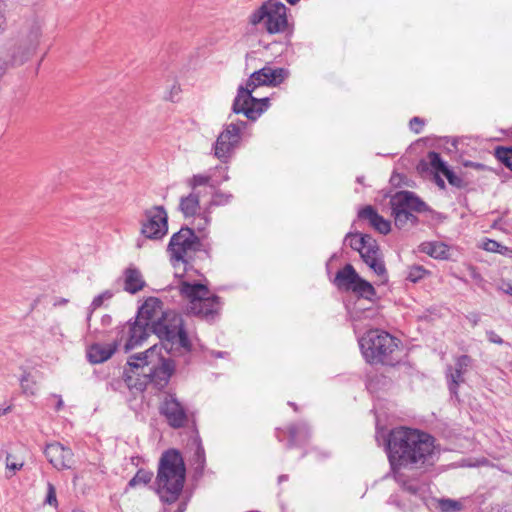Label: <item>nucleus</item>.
Returning <instances> with one entry per match:
<instances>
[{"label": "nucleus", "instance_id": "nucleus-1", "mask_svg": "<svg viewBox=\"0 0 512 512\" xmlns=\"http://www.w3.org/2000/svg\"><path fill=\"white\" fill-rule=\"evenodd\" d=\"M152 333L163 342L161 346L154 344L146 351L130 356L123 378L130 389L144 391L148 384L156 388H164L175 370V363L162 354L164 348L167 352L174 347L191 350V342L184 329L181 315L167 311L162 319L154 323Z\"/></svg>", "mask_w": 512, "mask_h": 512}, {"label": "nucleus", "instance_id": "nucleus-2", "mask_svg": "<svg viewBox=\"0 0 512 512\" xmlns=\"http://www.w3.org/2000/svg\"><path fill=\"white\" fill-rule=\"evenodd\" d=\"M386 452L395 481L412 495L425 490V483L417 477H410L405 470L420 471L432 467L439 458L435 439L426 432L407 427L390 431Z\"/></svg>", "mask_w": 512, "mask_h": 512}, {"label": "nucleus", "instance_id": "nucleus-3", "mask_svg": "<svg viewBox=\"0 0 512 512\" xmlns=\"http://www.w3.org/2000/svg\"><path fill=\"white\" fill-rule=\"evenodd\" d=\"M185 465L181 454L170 449L165 451L159 461L157 473V493L168 504L178 500L185 482Z\"/></svg>", "mask_w": 512, "mask_h": 512}, {"label": "nucleus", "instance_id": "nucleus-4", "mask_svg": "<svg viewBox=\"0 0 512 512\" xmlns=\"http://www.w3.org/2000/svg\"><path fill=\"white\" fill-rule=\"evenodd\" d=\"M361 353L369 364L393 363L391 355L398 347L397 339L388 332L374 329L359 339Z\"/></svg>", "mask_w": 512, "mask_h": 512}, {"label": "nucleus", "instance_id": "nucleus-5", "mask_svg": "<svg viewBox=\"0 0 512 512\" xmlns=\"http://www.w3.org/2000/svg\"><path fill=\"white\" fill-rule=\"evenodd\" d=\"M181 294L189 300V311L208 322H212L221 309L220 298L211 295L207 286L183 281Z\"/></svg>", "mask_w": 512, "mask_h": 512}, {"label": "nucleus", "instance_id": "nucleus-6", "mask_svg": "<svg viewBox=\"0 0 512 512\" xmlns=\"http://www.w3.org/2000/svg\"><path fill=\"white\" fill-rule=\"evenodd\" d=\"M389 203L395 226L399 229L406 228L408 225L416 226L419 219L414 213L429 210L427 204L411 191L396 192L391 196Z\"/></svg>", "mask_w": 512, "mask_h": 512}, {"label": "nucleus", "instance_id": "nucleus-7", "mask_svg": "<svg viewBox=\"0 0 512 512\" xmlns=\"http://www.w3.org/2000/svg\"><path fill=\"white\" fill-rule=\"evenodd\" d=\"M201 248V241L196 236L193 229L182 227L178 232L174 233L167 246V252L170 255V261L175 269L183 266V272L186 271L187 265L193 258V254Z\"/></svg>", "mask_w": 512, "mask_h": 512}, {"label": "nucleus", "instance_id": "nucleus-8", "mask_svg": "<svg viewBox=\"0 0 512 512\" xmlns=\"http://www.w3.org/2000/svg\"><path fill=\"white\" fill-rule=\"evenodd\" d=\"M287 8L277 0H268L249 16L251 25L263 24L269 34L283 32L287 27Z\"/></svg>", "mask_w": 512, "mask_h": 512}, {"label": "nucleus", "instance_id": "nucleus-9", "mask_svg": "<svg viewBox=\"0 0 512 512\" xmlns=\"http://www.w3.org/2000/svg\"><path fill=\"white\" fill-rule=\"evenodd\" d=\"M246 127L247 122L242 120L225 124L212 145L213 156L223 164L229 163L241 143L242 133Z\"/></svg>", "mask_w": 512, "mask_h": 512}, {"label": "nucleus", "instance_id": "nucleus-10", "mask_svg": "<svg viewBox=\"0 0 512 512\" xmlns=\"http://www.w3.org/2000/svg\"><path fill=\"white\" fill-rule=\"evenodd\" d=\"M43 23L39 19L31 20L18 44L12 52V61L14 65H21L32 57L35 53L42 36Z\"/></svg>", "mask_w": 512, "mask_h": 512}, {"label": "nucleus", "instance_id": "nucleus-11", "mask_svg": "<svg viewBox=\"0 0 512 512\" xmlns=\"http://www.w3.org/2000/svg\"><path fill=\"white\" fill-rule=\"evenodd\" d=\"M334 282L339 289L351 291L358 297L372 300L376 296L373 285L362 279L351 264L336 273Z\"/></svg>", "mask_w": 512, "mask_h": 512}, {"label": "nucleus", "instance_id": "nucleus-12", "mask_svg": "<svg viewBox=\"0 0 512 512\" xmlns=\"http://www.w3.org/2000/svg\"><path fill=\"white\" fill-rule=\"evenodd\" d=\"M140 233L149 240H161L168 233V214L163 206L157 205L143 212Z\"/></svg>", "mask_w": 512, "mask_h": 512}, {"label": "nucleus", "instance_id": "nucleus-13", "mask_svg": "<svg viewBox=\"0 0 512 512\" xmlns=\"http://www.w3.org/2000/svg\"><path fill=\"white\" fill-rule=\"evenodd\" d=\"M252 93L251 89H244V86L240 85L232 104V112L235 114L242 113L249 120L255 121L269 108L270 99L268 97L259 99L254 97Z\"/></svg>", "mask_w": 512, "mask_h": 512}, {"label": "nucleus", "instance_id": "nucleus-14", "mask_svg": "<svg viewBox=\"0 0 512 512\" xmlns=\"http://www.w3.org/2000/svg\"><path fill=\"white\" fill-rule=\"evenodd\" d=\"M289 76V71L285 68H273L265 66L258 71L253 72L244 89L254 91L259 86H277L281 84Z\"/></svg>", "mask_w": 512, "mask_h": 512}, {"label": "nucleus", "instance_id": "nucleus-15", "mask_svg": "<svg viewBox=\"0 0 512 512\" xmlns=\"http://www.w3.org/2000/svg\"><path fill=\"white\" fill-rule=\"evenodd\" d=\"M160 413L172 428L178 429L186 425L188 415L186 408L174 394H167L160 406Z\"/></svg>", "mask_w": 512, "mask_h": 512}, {"label": "nucleus", "instance_id": "nucleus-16", "mask_svg": "<svg viewBox=\"0 0 512 512\" xmlns=\"http://www.w3.org/2000/svg\"><path fill=\"white\" fill-rule=\"evenodd\" d=\"M44 454L49 463L57 470L71 469L74 464V454L69 447L59 442L47 444Z\"/></svg>", "mask_w": 512, "mask_h": 512}, {"label": "nucleus", "instance_id": "nucleus-17", "mask_svg": "<svg viewBox=\"0 0 512 512\" xmlns=\"http://www.w3.org/2000/svg\"><path fill=\"white\" fill-rule=\"evenodd\" d=\"M123 332L127 334L125 350L129 351L139 346L152 333L151 325L147 321L136 316L133 322L129 321L124 326Z\"/></svg>", "mask_w": 512, "mask_h": 512}, {"label": "nucleus", "instance_id": "nucleus-18", "mask_svg": "<svg viewBox=\"0 0 512 512\" xmlns=\"http://www.w3.org/2000/svg\"><path fill=\"white\" fill-rule=\"evenodd\" d=\"M471 364V358L467 355H461L455 361L454 366H448L446 371V378L450 393L457 397L458 387L464 383V375L467 373Z\"/></svg>", "mask_w": 512, "mask_h": 512}, {"label": "nucleus", "instance_id": "nucleus-19", "mask_svg": "<svg viewBox=\"0 0 512 512\" xmlns=\"http://www.w3.org/2000/svg\"><path fill=\"white\" fill-rule=\"evenodd\" d=\"M166 314L167 311L163 310L162 302L156 297H149L139 308L137 317L147 321L153 329L154 323L158 322Z\"/></svg>", "mask_w": 512, "mask_h": 512}, {"label": "nucleus", "instance_id": "nucleus-20", "mask_svg": "<svg viewBox=\"0 0 512 512\" xmlns=\"http://www.w3.org/2000/svg\"><path fill=\"white\" fill-rule=\"evenodd\" d=\"M359 218L368 220L369 224L379 233L388 234L391 231V223L382 217L372 206H366L358 213Z\"/></svg>", "mask_w": 512, "mask_h": 512}, {"label": "nucleus", "instance_id": "nucleus-21", "mask_svg": "<svg viewBox=\"0 0 512 512\" xmlns=\"http://www.w3.org/2000/svg\"><path fill=\"white\" fill-rule=\"evenodd\" d=\"M123 279V289L124 291L130 294H136L137 292L141 291L146 285V282L140 270L133 266H130L124 270Z\"/></svg>", "mask_w": 512, "mask_h": 512}, {"label": "nucleus", "instance_id": "nucleus-22", "mask_svg": "<svg viewBox=\"0 0 512 512\" xmlns=\"http://www.w3.org/2000/svg\"><path fill=\"white\" fill-rule=\"evenodd\" d=\"M116 351L115 344H93L87 350V358L92 364L107 361Z\"/></svg>", "mask_w": 512, "mask_h": 512}, {"label": "nucleus", "instance_id": "nucleus-23", "mask_svg": "<svg viewBox=\"0 0 512 512\" xmlns=\"http://www.w3.org/2000/svg\"><path fill=\"white\" fill-rule=\"evenodd\" d=\"M420 251L435 258L445 260L449 258V247L438 241L423 242L419 246Z\"/></svg>", "mask_w": 512, "mask_h": 512}, {"label": "nucleus", "instance_id": "nucleus-24", "mask_svg": "<svg viewBox=\"0 0 512 512\" xmlns=\"http://www.w3.org/2000/svg\"><path fill=\"white\" fill-rule=\"evenodd\" d=\"M310 437L309 427L306 423L301 422L289 427V443L288 447H294L304 444Z\"/></svg>", "mask_w": 512, "mask_h": 512}, {"label": "nucleus", "instance_id": "nucleus-25", "mask_svg": "<svg viewBox=\"0 0 512 512\" xmlns=\"http://www.w3.org/2000/svg\"><path fill=\"white\" fill-rule=\"evenodd\" d=\"M179 209L185 218L195 216L200 209L199 193L192 191L189 195L181 197Z\"/></svg>", "mask_w": 512, "mask_h": 512}, {"label": "nucleus", "instance_id": "nucleus-26", "mask_svg": "<svg viewBox=\"0 0 512 512\" xmlns=\"http://www.w3.org/2000/svg\"><path fill=\"white\" fill-rule=\"evenodd\" d=\"M373 238L368 234H353L348 233L345 237V241L349 242V246L358 251L359 253L368 245Z\"/></svg>", "mask_w": 512, "mask_h": 512}, {"label": "nucleus", "instance_id": "nucleus-27", "mask_svg": "<svg viewBox=\"0 0 512 512\" xmlns=\"http://www.w3.org/2000/svg\"><path fill=\"white\" fill-rule=\"evenodd\" d=\"M361 258L368 265L377 258L381 257L379 246L375 239H372L368 245L360 252Z\"/></svg>", "mask_w": 512, "mask_h": 512}, {"label": "nucleus", "instance_id": "nucleus-28", "mask_svg": "<svg viewBox=\"0 0 512 512\" xmlns=\"http://www.w3.org/2000/svg\"><path fill=\"white\" fill-rule=\"evenodd\" d=\"M20 386L22 392L26 395H35L37 391L36 381L32 377V375L28 372H24V374L20 378Z\"/></svg>", "mask_w": 512, "mask_h": 512}, {"label": "nucleus", "instance_id": "nucleus-29", "mask_svg": "<svg viewBox=\"0 0 512 512\" xmlns=\"http://www.w3.org/2000/svg\"><path fill=\"white\" fill-rule=\"evenodd\" d=\"M195 452L193 455V462L196 465V470H203L206 462L205 450L200 439L194 441Z\"/></svg>", "mask_w": 512, "mask_h": 512}, {"label": "nucleus", "instance_id": "nucleus-30", "mask_svg": "<svg viewBox=\"0 0 512 512\" xmlns=\"http://www.w3.org/2000/svg\"><path fill=\"white\" fill-rule=\"evenodd\" d=\"M153 477V473L151 471H147L144 469H139L134 477L129 481V487H136L139 485H147Z\"/></svg>", "mask_w": 512, "mask_h": 512}, {"label": "nucleus", "instance_id": "nucleus-31", "mask_svg": "<svg viewBox=\"0 0 512 512\" xmlns=\"http://www.w3.org/2000/svg\"><path fill=\"white\" fill-rule=\"evenodd\" d=\"M428 160H429V163H430V166L432 167V169L435 170L436 173H442L447 169L449 168L446 164V162L441 158L440 154L435 152V151H431L428 153Z\"/></svg>", "mask_w": 512, "mask_h": 512}, {"label": "nucleus", "instance_id": "nucleus-32", "mask_svg": "<svg viewBox=\"0 0 512 512\" xmlns=\"http://www.w3.org/2000/svg\"><path fill=\"white\" fill-rule=\"evenodd\" d=\"M112 296H113V293L111 291H109V290H106L103 293H101V294L97 295L96 297H94V299L92 300V302L90 304L89 312H88V315H87V321L88 322L91 319V315H92L93 311L98 309L99 307H101V305L103 304L104 300H108V299L112 298Z\"/></svg>", "mask_w": 512, "mask_h": 512}, {"label": "nucleus", "instance_id": "nucleus-33", "mask_svg": "<svg viewBox=\"0 0 512 512\" xmlns=\"http://www.w3.org/2000/svg\"><path fill=\"white\" fill-rule=\"evenodd\" d=\"M438 508L442 512H458L461 510L462 504L453 499H440L438 500Z\"/></svg>", "mask_w": 512, "mask_h": 512}, {"label": "nucleus", "instance_id": "nucleus-34", "mask_svg": "<svg viewBox=\"0 0 512 512\" xmlns=\"http://www.w3.org/2000/svg\"><path fill=\"white\" fill-rule=\"evenodd\" d=\"M496 157L512 171V148L498 147Z\"/></svg>", "mask_w": 512, "mask_h": 512}, {"label": "nucleus", "instance_id": "nucleus-35", "mask_svg": "<svg viewBox=\"0 0 512 512\" xmlns=\"http://www.w3.org/2000/svg\"><path fill=\"white\" fill-rule=\"evenodd\" d=\"M426 274L427 270L423 266L414 265L408 268L406 279L413 283H416L419 280L423 279Z\"/></svg>", "mask_w": 512, "mask_h": 512}, {"label": "nucleus", "instance_id": "nucleus-36", "mask_svg": "<svg viewBox=\"0 0 512 512\" xmlns=\"http://www.w3.org/2000/svg\"><path fill=\"white\" fill-rule=\"evenodd\" d=\"M368 266L374 271V273L381 278L382 282L387 281V270L385 267V263L383 259L377 258L372 263L368 264Z\"/></svg>", "mask_w": 512, "mask_h": 512}, {"label": "nucleus", "instance_id": "nucleus-37", "mask_svg": "<svg viewBox=\"0 0 512 512\" xmlns=\"http://www.w3.org/2000/svg\"><path fill=\"white\" fill-rule=\"evenodd\" d=\"M210 182V175L197 174L188 180V185L191 187L192 191L196 192L197 187L210 185Z\"/></svg>", "mask_w": 512, "mask_h": 512}, {"label": "nucleus", "instance_id": "nucleus-38", "mask_svg": "<svg viewBox=\"0 0 512 512\" xmlns=\"http://www.w3.org/2000/svg\"><path fill=\"white\" fill-rule=\"evenodd\" d=\"M482 247H483L484 250H486L488 252H497V253H500V254H503L504 250H507V247L503 246L499 242H497L495 240H492V239H487L483 243Z\"/></svg>", "mask_w": 512, "mask_h": 512}, {"label": "nucleus", "instance_id": "nucleus-39", "mask_svg": "<svg viewBox=\"0 0 512 512\" xmlns=\"http://www.w3.org/2000/svg\"><path fill=\"white\" fill-rule=\"evenodd\" d=\"M443 175L446 177L450 185L457 188H461L463 186L462 178L456 175L450 168H447L443 172Z\"/></svg>", "mask_w": 512, "mask_h": 512}, {"label": "nucleus", "instance_id": "nucleus-40", "mask_svg": "<svg viewBox=\"0 0 512 512\" xmlns=\"http://www.w3.org/2000/svg\"><path fill=\"white\" fill-rule=\"evenodd\" d=\"M232 198L231 194L216 192L211 200L212 205H224L227 204Z\"/></svg>", "mask_w": 512, "mask_h": 512}, {"label": "nucleus", "instance_id": "nucleus-41", "mask_svg": "<svg viewBox=\"0 0 512 512\" xmlns=\"http://www.w3.org/2000/svg\"><path fill=\"white\" fill-rule=\"evenodd\" d=\"M46 502L49 505H56L57 504L56 490H55V487L53 486V484H51V483H48V486H47Z\"/></svg>", "mask_w": 512, "mask_h": 512}, {"label": "nucleus", "instance_id": "nucleus-42", "mask_svg": "<svg viewBox=\"0 0 512 512\" xmlns=\"http://www.w3.org/2000/svg\"><path fill=\"white\" fill-rule=\"evenodd\" d=\"M423 125L424 121L419 117H413L409 123L410 129L417 134L421 132Z\"/></svg>", "mask_w": 512, "mask_h": 512}, {"label": "nucleus", "instance_id": "nucleus-43", "mask_svg": "<svg viewBox=\"0 0 512 512\" xmlns=\"http://www.w3.org/2000/svg\"><path fill=\"white\" fill-rule=\"evenodd\" d=\"M198 222L196 224V228L198 231H202L209 224L210 219L206 213L199 214L196 219Z\"/></svg>", "mask_w": 512, "mask_h": 512}, {"label": "nucleus", "instance_id": "nucleus-44", "mask_svg": "<svg viewBox=\"0 0 512 512\" xmlns=\"http://www.w3.org/2000/svg\"><path fill=\"white\" fill-rule=\"evenodd\" d=\"M486 335H487L488 340L491 343H495V344H499V345H501L503 343V339L492 330L487 331Z\"/></svg>", "mask_w": 512, "mask_h": 512}, {"label": "nucleus", "instance_id": "nucleus-45", "mask_svg": "<svg viewBox=\"0 0 512 512\" xmlns=\"http://www.w3.org/2000/svg\"><path fill=\"white\" fill-rule=\"evenodd\" d=\"M10 458H11V455H8L6 458L7 469L12 470L13 472L20 470L23 466V463L10 462Z\"/></svg>", "mask_w": 512, "mask_h": 512}, {"label": "nucleus", "instance_id": "nucleus-46", "mask_svg": "<svg viewBox=\"0 0 512 512\" xmlns=\"http://www.w3.org/2000/svg\"><path fill=\"white\" fill-rule=\"evenodd\" d=\"M467 320L471 323V325L473 327H475L476 325H478L479 321H480V314L479 313H470L466 316Z\"/></svg>", "mask_w": 512, "mask_h": 512}, {"label": "nucleus", "instance_id": "nucleus-47", "mask_svg": "<svg viewBox=\"0 0 512 512\" xmlns=\"http://www.w3.org/2000/svg\"><path fill=\"white\" fill-rule=\"evenodd\" d=\"M6 23V19L4 16V3L2 0H0V31L4 29Z\"/></svg>", "mask_w": 512, "mask_h": 512}, {"label": "nucleus", "instance_id": "nucleus-48", "mask_svg": "<svg viewBox=\"0 0 512 512\" xmlns=\"http://www.w3.org/2000/svg\"><path fill=\"white\" fill-rule=\"evenodd\" d=\"M435 182L437 184V186L441 189H444L445 188V182L444 180L438 175V173H436L435 175Z\"/></svg>", "mask_w": 512, "mask_h": 512}, {"label": "nucleus", "instance_id": "nucleus-49", "mask_svg": "<svg viewBox=\"0 0 512 512\" xmlns=\"http://www.w3.org/2000/svg\"><path fill=\"white\" fill-rule=\"evenodd\" d=\"M68 303V300L65 298H59L54 302V306H61Z\"/></svg>", "mask_w": 512, "mask_h": 512}, {"label": "nucleus", "instance_id": "nucleus-50", "mask_svg": "<svg viewBox=\"0 0 512 512\" xmlns=\"http://www.w3.org/2000/svg\"><path fill=\"white\" fill-rule=\"evenodd\" d=\"M11 411V406L2 407L0 406V417Z\"/></svg>", "mask_w": 512, "mask_h": 512}, {"label": "nucleus", "instance_id": "nucleus-51", "mask_svg": "<svg viewBox=\"0 0 512 512\" xmlns=\"http://www.w3.org/2000/svg\"><path fill=\"white\" fill-rule=\"evenodd\" d=\"M63 404V400L61 399V397H59L56 405V410L59 411L63 407Z\"/></svg>", "mask_w": 512, "mask_h": 512}, {"label": "nucleus", "instance_id": "nucleus-52", "mask_svg": "<svg viewBox=\"0 0 512 512\" xmlns=\"http://www.w3.org/2000/svg\"><path fill=\"white\" fill-rule=\"evenodd\" d=\"M505 293L512 296V286L510 284L507 285V288L503 289Z\"/></svg>", "mask_w": 512, "mask_h": 512}, {"label": "nucleus", "instance_id": "nucleus-53", "mask_svg": "<svg viewBox=\"0 0 512 512\" xmlns=\"http://www.w3.org/2000/svg\"><path fill=\"white\" fill-rule=\"evenodd\" d=\"M287 479H288L287 475H281V476H279L278 481L282 482V481H286Z\"/></svg>", "mask_w": 512, "mask_h": 512}, {"label": "nucleus", "instance_id": "nucleus-54", "mask_svg": "<svg viewBox=\"0 0 512 512\" xmlns=\"http://www.w3.org/2000/svg\"><path fill=\"white\" fill-rule=\"evenodd\" d=\"M289 4L295 5L299 2V0H286Z\"/></svg>", "mask_w": 512, "mask_h": 512}, {"label": "nucleus", "instance_id": "nucleus-55", "mask_svg": "<svg viewBox=\"0 0 512 512\" xmlns=\"http://www.w3.org/2000/svg\"><path fill=\"white\" fill-rule=\"evenodd\" d=\"M224 354H225V352H217L214 355H215V357H223Z\"/></svg>", "mask_w": 512, "mask_h": 512}, {"label": "nucleus", "instance_id": "nucleus-56", "mask_svg": "<svg viewBox=\"0 0 512 512\" xmlns=\"http://www.w3.org/2000/svg\"><path fill=\"white\" fill-rule=\"evenodd\" d=\"M363 180H364V177L363 176H359L357 177V182L362 184L363 183Z\"/></svg>", "mask_w": 512, "mask_h": 512}, {"label": "nucleus", "instance_id": "nucleus-57", "mask_svg": "<svg viewBox=\"0 0 512 512\" xmlns=\"http://www.w3.org/2000/svg\"><path fill=\"white\" fill-rule=\"evenodd\" d=\"M288 404H289L291 407H293L295 411H297V406H296V404H295V403H293V402H289Z\"/></svg>", "mask_w": 512, "mask_h": 512}, {"label": "nucleus", "instance_id": "nucleus-58", "mask_svg": "<svg viewBox=\"0 0 512 512\" xmlns=\"http://www.w3.org/2000/svg\"><path fill=\"white\" fill-rule=\"evenodd\" d=\"M142 242H143V241L138 240V242H137V247H138V248H141V247H142Z\"/></svg>", "mask_w": 512, "mask_h": 512}]
</instances>
